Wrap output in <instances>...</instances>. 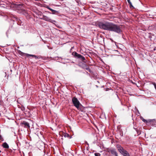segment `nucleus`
Masks as SVG:
<instances>
[{
    "mask_svg": "<svg viewBox=\"0 0 156 156\" xmlns=\"http://www.w3.org/2000/svg\"><path fill=\"white\" fill-rule=\"evenodd\" d=\"M99 27L105 30L113 31L118 34L122 32L121 26L113 23L107 21L100 22L98 23Z\"/></svg>",
    "mask_w": 156,
    "mask_h": 156,
    "instance_id": "1",
    "label": "nucleus"
},
{
    "mask_svg": "<svg viewBox=\"0 0 156 156\" xmlns=\"http://www.w3.org/2000/svg\"><path fill=\"white\" fill-rule=\"evenodd\" d=\"M116 147L119 151L123 156H130L128 152L125 150L120 145L118 144L116 145Z\"/></svg>",
    "mask_w": 156,
    "mask_h": 156,
    "instance_id": "2",
    "label": "nucleus"
},
{
    "mask_svg": "<svg viewBox=\"0 0 156 156\" xmlns=\"http://www.w3.org/2000/svg\"><path fill=\"white\" fill-rule=\"evenodd\" d=\"M72 102L74 106L77 108L78 109H79L80 106L81 105L80 102L77 99L74 97L72 99Z\"/></svg>",
    "mask_w": 156,
    "mask_h": 156,
    "instance_id": "3",
    "label": "nucleus"
},
{
    "mask_svg": "<svg viewBox=\"0 0 156 156\" xmlns=\"http://www.w3.org/2000/svg\"><path fill=\"white\" fill-rule=\"evenodd\" d=\"M72 54L75 57H77L81 59L82 61H83L85 60V58L84 57L81 55L77 53L76 52H73L72 53Z\"/></svg>",
    "mask_w": 156,
    "mask_h": 156,
    "instance_id": "4",
    "label": "nucleus"
},
{
    "mask_svg": "<svg viewBox=\"0 0 156 156\" xmlns=\"http://www.w3.org/2000/svg\"><path fill=\"white\" fill-rule=\"evenodd\" d=\"M41 19L45 21H48L52 23H54V22H55V20H52L49 17L45 16H43Z\"/></svg>",
    "mask_w": 156,
    "mask_h": 156,
    "instance_id": "5",
    "label": "nucleus"
},
{
    "mask_svg": "<svg viewBox=\"0 0 156 156\" xmlns=\"http://www.w3.org/2000/svg\"><path fill=\"white\" fill-rule=\"evenodd\" d=\"M22 124L23 125L25 128H29L30 127L29 124L28 122L25 121H23V122L22 123Z\"/></svg>",
    "mask_w": 156,
    "mask_h": 156,
    "instance_id": "6",
    "label": "nucleus"
},
{
    "mask_svg": "<svg viewBox=\"0 0 156 156\" xmlns=\"http://www.w3.org/2000/svg\"><path fill=\"white\" fill-rule=\"evenodd\" d=\"M110 152L113 155H115V156H118L117 153L116 151H115V149H113L111 150L110 151Z\"/></svg>",
    "mask_w": 156,
    "mask_h": 156,
    "instance_id": "7",
    "label": "nucleus"
},
{
    "mask_svg": "<svg viewBox=\"0 0 156 156\" xmlns=\"http://www.w3.org/2000/svg\"><path fill=\"white\" fill-rule=\"evenodd\" d=\"M47 8L52 12V14H56L57 13H58V11L54 10L50 8L48 6L47 7Z\"/></svg>",
    "mask_w": 156,
    "mask_h": 156,
    "instance_id": "8",
    "label": "nucleus"
},
{
    "mask_svg": "<svg viewBox=\"0 0 156 156\" xmlns=\"http://www.w3.org/2000/svg\"><path fill=\"white\" fill-rule=\"evenodd\" d=\"M3 147L5 148H9V146L8 144L6 143H4L2 144Z\"/></svg>",
    "mask_w": 156,
    "mask_h": 156,
    "instance_id": "9",
    "label": "nucleus"
},
{
    "mask_svg": "<svg viewBox=\"0 0 156 156\" xmlns=\"http://www.w3.org/2000/svg\"><path fill=\"white\" fill-rule=\"evenodd\" d=\"M151 123L154 126L156 127V120L154 119H153L151 121Z\"/></svg>",
    "mask_w": 156,
    "mask_h": 156,
    "instance_id": "10",
    "label": "nucleus"
},
{
    "mask_svg": "<svg viewBox=\"0 0 156 156\" xmlns=\"http://www.w3.org/2000/svg\"><path fill=\"white\" fill-rule=\"evenodd\" d=\"M26 56L27 57H28V56H32L33 57L35 58L36 59H38V58L37 56L33 55L27 54L26 55Z\"/></svg>",
    "mask_w": 156,
    "mask_h": 156,
    "instance_id": "11",
    "label": "nucleus"
},
{
    "mask_svg": "<svg viewBox=\"0 0 156 156\" xmlns=\"http://www.w3.org/2000/svg\"><path fill=\"white\" fill-rule=\"evenodd\" d=\"M63 136L65 137H68L69 138H71V137H70L69 135L67 133H65L63 134Z\"/></svg>",
    "mask_w": 156,
    "mask_h": 156,
    "instance_id": "12",
    "label": "nucleus"
},
{
    "mask_svg": "<svg viewBox=\"0 0 156 156\" xmlns=\"http://www.w3.org/2000/svg\"><path fill=\"white\" fill-rule=\"evenodd\" d=\"M94 155H95V156H100V154L99 153H95L94 154Z\"/></svg>",
    "mask_w": 156,
    "mask_h": 156,
    "instance_id": "13",
    "label": "nucleus"
},
{
    "mask_svg": "<svg viewBox=\"0 0 156 156\" xmlns=\"http://www.w3.org/2000/svg\"><path fill=\"white\" fill-rule=\"evenodd\" d=\"M152 84L154 86L156 90V83L154 82H152Z\"/></svg>",
    "mask_w": 156,
    "mask_h": 156,
    "instance_id": "14",
    "label": "nucleus"
},
{
    "mask_svg": "<svg viewBox=\"0 0 156 156\" xmlns=\"http://www.w3.org/2000/svg\"><path fill=\"white\" fill-rule=\"evenodd\" d=\"M129 5L130 8H131V7H133V6L131 2L129 3Z\"/></svg>",
    "mask_w": 156,
    "mask_h": 156,
    "instance_id": "15",
    "label": "nucleus"
},
{
    "mask_svg": "<svg viewBox=\"0 0 156 156\" xmlns=\"http://www.w3.org/2000/svg\"><path fill=\"white\" fill-rule=\"evenodd\" d=\"M134 129L137 131V133H138L139 134H140V133H139V132L136 129V128H134Z\"/></svg>",
    "mask_w": 156,
    "mask_h": 156,
    "instance_id": "16",
    "label": "nucleus"
},
{
    "mask_svg": "<svg viewBox=\"0 0 156 156\" xmlns=\"http://www.w3.org/2000/svg\"><path fill=\"white\" fill-rule=\"evenodd\" d=\"M142 121L145 122H147V121L146 120H145L144 119H142Z\"/></svg>",
    "mask_w": 156,
    "mask_h": 156,
    "instance_id": "17",
    "label": "nucleus"
},
{
    "mask_svg": "<svg viewBox=\"0 0 156 156\" xmlns=\"http://www.w3.org/2000/svg\"><path fill=\"white\" fill-rule=\"evenodd\" d=\"M87 67L86 68H85L86 69H87V70H88L89 69V68H88V67H87V66H86Z\"/></svg>",
    "mask_w": 156,
    "mask_h": 156,
    "instance_id": "18",
    "label": "nucleus"
},
{
    "mask_svg": "<svg viewBox=\"0 0 156 156\" xmlns=\"http://www.w3.org/2000/svg\"><path fill=\"white\" fill-rule=\"evenodd\" d=\"M127 1L128 2V3H130L131 2L130 1V0H127Z\"/></svg>",
    "mask_w": 156,
    "mask_h": 156,
    "instance_id": "19",
    "label": "nucleus"
},
{
    "mask_svg": "<svg viewBox=\"0 0 156 156\" xmlns=\"http://www.w3.org/2000/svg\"><path fill=\"white\" fill-rule=\"evenodd\" d=\"M2 136L1 135H0V139L1 140H2Z\"/></svg>",
    "mask_w": 156,
    "mask_h": 156,
    "instance_id": "20",
    "label": "nucleus"
},
{
    "mask_svg": "<svg viewBox=\"0 0 156 156\" xmlns=\"http://www.w3.org/2000/svg\"><path fill=\"white\" fill-rule=\"evenodd\" d=\"M120 57L121 58H122V56H120Z\"/></svg>",
    "mask_w": 156,
    "mask_h": 156,
    "instance_id": "21",
    "label": "nucleus"
},
{
    "mask_svg": "<svg viewBox=\"0 0 156 156\" xmlns=\"http://www.w3.org/2000/svg\"><path fill=\"white\" fill-rule=\"evenodd\" d=\"M1 152V151L0 150V153Z\"/></svg>",
    "mask_w": 156,
    "mask_h": 156,
    "instance_id": "22",
    "label": "nucleus"
}]
</instances>
